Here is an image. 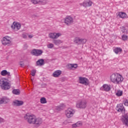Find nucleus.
Here are the masks:
<instances>
[{"instance_id": "aec40b11", "label": "nucleus", "mask_w": 128, "mask_h": 128, "mask_svg": "<svg viewBox=\"0 0 128 128\" xmlns=\"http://www.w3.org/2000/svg\"><path fill=\"white\" fill-rule=\"evenodd\" d=\"M1 76H10V72H8L6 70H3L0 72Z\"/></svg>"}, {"instance_id": "7c9ffc66", "label": "nucleus", "mask_w": 128, "mask_h": 128, "mask_svg": "<svg viewBox=\"0 0 128 128\" xmlns=\"http://www.w3.org/2000/svg\"><path fill=\"white\" fill-rule=\"evenodd\" d=\"M116 94L118 96H122V91L119 90L117 92H116Z\"/></svg>"}, {"instance_id": "c85d7f7f", "label": "nucleus", "mask_w": 128, "mask_h": 128, "mask_svg": "<svg viewBox=\"0 0 128 128\" xmlns=\"http://www.w3.org/2000/svg\"><path fill=\"white\" fill-rule=\"evenodd\" d=\"M48 48H54V44L52 43H49L47 44Z\"/></svg>"}, {"instance_id": "39448f33", "label": "nucleus", "mask_w": 128, "mask_h": 128, "mask_svg": "<svg viewBox=\"0 0 128 128\" xmlns=\"http://www.w3.org/2000/svg\"><path fill=\"white\" fill-rule=\"evenodd\" d=\"M63 22L66 26H72V24H74V18L70 16H68L66 18H64L63 20Z\"/></svg>"}, {"instance_id": "f257e3e1", "label": "nucleus", "mask_w": 128, "mask_h": 128, "mask_svg": "<svg viewBox=\"0 0 128 128\" xmlns=\"http://www.w3.org/2000/svg\"><path fill=\"white\" fill-rule=\"evenodd\" d=\"M24 118L29 124H34L38 128L42 124V118L36 117V116L34 114L26 113L24 115Z\"/></svg>"}, {"instance_id": "2f4dec72", "label": "nucleus", "mask_w": 128, "mask_h": 128, "mask_svg": "<svg viewBox=\"0 0 128 128\" xmlns=\"http://www.w3.org/2000/svg\"><path fill=\"white\" fill-rule=\"evenodd\" d=\"M41 104H46V100L44 98H40Z\"/></svg>"}, {"instance_id": "4be33fe9", "label": "nucleus", "mask_w": 128, "mask_h": 128, "mask_svg": "<svg viewBox=\"0 0 128 128\" xmlns=\"http://www.w3.org/2000/svg\"><path fill=\"white\" fill-rule=\"evenodd\" d=\"M114 52L116 54H120L122 52V50L120 48L117 47L114 49Z\"/></svg>"}, {"instance_id": "6ab92c4d", "label": "nucleus", "mask_w": 128, "mask_h": 128, "mask_svg": "<svg viewBox=\"0 0 128 128\" xmlns=\"http://www.w3.org/2000/svg\"><path fill=\"white\" fill-rule=\"evenodd\" d=\"M60 74H62V71L57 70L53 73L52 76L54 78H58Z\"/></svg>"}, {"instance_id": "79ce46f5", "label": "nucleus", "mask_w": 128, "mask_h": 128, "mask_svg": "<svg viewBox=\"0 0 128 128\" xmlns=\"http://www.w3.org/2000/svg\"><path fill=\"white\" fill-rule=\"evenodd\" d=\"M79 80H80L79 82L80 83V77H79Z\"/></svg>"}, {"instance_id": "72a5a7b5", "label": "nucleus", "mask_w": 128, "mask_h": 128, "mask_svg": "<svg viewBox=\"0 0 128 128\" xmlns=\"http://www.w3.org/2000/svg\"><path fill=\"white\" fill-rule=\"evenodd\" d=\"M122 40H128V36L126 35H122Z\"/></svg>"}, {"instance_id": "58836bf2", "label": "nucleus", "mask_w": 128, "mask_h": 128, "mask_svg": "<svg viewBox=\"0 0 128 128\" xmlns=\"http://www.w3.org/2000/svg\"><path fill=\"white\" fill-rule=\"evenodd\" d=\"M3 102H2V98H0V104H2Z\"/></svg>"}, {"instance_id": "4468645a", "label": "nucleus", "mask_w": 128, "mask_h": 128, "mask_svg": "<svg viewBox=\"0 0 128 128\" xmlns=\"http://www.w3.org/2000/svg\"><path fill=\"white\" fill-rule=\"evenodd\" d=\"M24 104V102L18 100H14L13 102V105L16 106H20Z\"/></svg>"}, {"instance_id": "ea45409f", "label": "nucleus", "mask_w": 128, "mask_h": 128, "mask_svg": "<svg viewBox=\"0 0 128 128\" xmlns=\"http://www.w3.org/2000/svg\"><path fill=\"white\" fill-rule=\"evenodd\" d=\"M122 29L123 30H122V32H126V28H123Z\"/></svg>"}, {"instance_id": "e433bc0d", "label": "nucleus", "mask_w": 128, "mask_h": 128, "mask_svg": "<svg viewBox=\"0 0 128 128\" xmlns=\"http://www.w3.org/2000/svg\"><path fill=\"white\" fill-rule=\"evenodd\" d=\"M124 106H128V100H124Z\"/></svg>"}, {"instance_id": "cd10ccee", "label": "nucleus", "mask_w": 128, "mask_h": 128, "mask_svg": "<svg viewBox=\"0 0 128 128\" xmlns=\"http://www.w3.org/2000/svg\"><path fill=\"white\" fill-rule=\"evenodd\" d=\"M86 108V101L81 102V108Z\"/></svg>"}, {"instance_id": "1a4fd4ad", "label": "nucleus", "mask_w": 128, "mask_h": 128, "mask_svg": "<svg viewBox=\"0 0 128 128\" xmlns=\"http://www.w3.org/2000/svg\"><path fill=\"white\" fill-rule=\"evenodd\" d=\"M11 28L14 32H18L22 28V24L20 23L14 22L12 23Z\"/></svg>"}, {"instance_id": "f3484780", "label": "nucleus", "mask_w": 128, "mask_h": 128, "mask_svg": "<svg viewBox=\"0 0 128 128\" xmlns=\"http://www.w3.org/2000/svg\"><path fill=\"white\" fill-rule=\"evenodd\" d=\"M68 70H76L78 68V64H68L67 65Z\"/></svg>"}, {"instance_id": "c756f323", "label": "nucleus", "mask_w": 128, "mask_h": 128, "mask_svg": "<svg viewBox=\"0 0 128 128\" xmlns=\"http://www.w3.org/2000/svg\"><path fill=\"white\" fill-rule=\"evenodd\" d=\"M12 93L14 94H20V91L19 90H12Z\"/></svg>"}, {"instance_id": "dca6fc26", "label": "nucleus", "mask_w": 128, "mask_h": 128, "mask_svg": "<svg viewBox=\"0 0 128 128\" xmlns=\"http://www.w3.org/2000/svg\"><path fill=\"white\" fill-rule=\"evenodd\" d=\"M124 107L122 104H118L117 105L116 107V110H117L119 112H122V110H124Z\"/></svg>"}, {"instance_id": "bb28decb", "label": "nucleus", "mask_w": 128, "mask_h": 128, "mask_svg": "<svg viewBox=\"0 0 128 128\" xmlns=\"http://www.w3.org/2000/svg\"><path fill=\"white\" fill-rule=\"evenodd\" d=\"M80 126V122H78L74 124H72V128H76Z\"/></svg>"}, {"instance_id": "423d86ee", "label": "nucleus", "mask_w": 128, "mask_h": 128, "mask_svg": "<svg viewBox=\"0 0 128 128\" xmlns=\"http://www.w3.org/2000/svg\"><path fill=\"white\" fill-rule=\"evenodd\" d=\"M64 114L67 118H70L74 114V110L72 108H68L65 110Z\"/></svg>"}, {"instance_id": "412c9836", "label": "nucleus", "mask_w": 128, "mask_h": 128, "mask_svg": "<svg viewBox=\"0 0 128 128\" xmlns=\"http://www.w3.org/2000/svg\"><path fill=\"white\" fill-rule=\"evenodd\" d=\"M118 16H120V18H126L128 16L126 14L122 12H119Z\"/></svg>"}, {"instance_id": "ddd939ff", "label": "nucleus", "mask_w": 128, "mask_h": 128, "mask_svg": "<svg viewBox=\"0 0 128 128\" xmlns=\"http://www.w3.org/2000/svg\"><path fill=\"white\" fill-rule=\"evenodd\" d=\"M88 79L86 78H80V84H84V86H88L89 84Z\"/></svg>"}, {"instance_id": "9b49d317", "label": "nucleus", "mask_w": 128, "mask_h": 128, "mask_svg": "<svg viewBox=\"0 0 128 128\" xmlns=\"http://www.w3.org/2000/svg\"><path fill=\"white\" fill-rule=\"evenodd\" d=\"M122 120L124 124H125L126 126H128V113L122 116Z\"/></svg>"}, {"instance_id": "393cba45", "label": "nucleus", "mask_w": 128, "mask_h": 128, "mask_svg": "<svg viewBox=\"0 0 128 128\" xmlns=\"http://www.w3.org/2000/svg\"><path fill=\"white\" fill-rule=\"evenodd\" d=\"M44 62V61L42 59H40L36 62L37 66H42Z\"/></svg>"}, {"instance_id": "b1692460", "label": "nucleus", "mask_w": 128, "mask_h": 128, "mask_svg": "<svg viewBox=\"0 0 128 128\" xmlns=\"http://www.w3.org/2000/svg\"><path fill=\"white\" fill-rule=\"evenodd\" d=\"M74 42L76 44H80V37H76L74 38Z\"/></svg>"}, {"instance_id": "a211bd4d", "label": "nucleus", "mask_w": 128, "mask_h": 128, "mask_svg": "<svg viewBox=\"0 0 128 128\" xmlns=\"http://www.w3.org/2000/svg\"><path fill=\"white\" fill-rule=\"evenodd\" d=\"M65 106H64V104H60L59 106H56L55 110H57L58 112L60 110H64V108Z\"/></svg>"}, {"instance_id": "7ed1b4c3", "label": "nucleus", "mask_w": 128, "mask_h": 128, "mask_svg": "<svg viewBox=\"0 0 128 128\" xmlns=\"http://www.w3.org/2000/svg\"><path fill=\"white\" fill-rule=\"evenodd\" d=\"M0 87L4 90H8L10 88V84L6 80V79L2 78L0 80Z\"/></svg>"}, {"instance_id": "20e7f679", "label": "nucleus", "mask_w": 128, "mask_h": 128, "mask_svg": "<svg viewBox=\"0 0 128 128\" xmlns=\"http://www.w3.org/2000/svg\"><path fill=\"white\" fill-rule=\"evenodd\" d=\"M2 44L3 46H10L12 44V38L9 36H4L1 40Z\"/></svg>"}, {"instance_id": "37998d69", "label": "nucleus", "mask_w": 128, "mask_h": 128, "mask_svg": "<svg viewBox=\"0 0 128 128\" xmlns=\"http://www.w3.org/2000/svg\"><path fill=\"white\" fill-rule=\"evenodd\" d=\"M31 80H32V78H31Z\"/></svg>"}, {"instance_id": "2eb2a0df", "label": "nucleus", "mask_w": 128, "mask_h": 128, "mask_svg": "<svg viewBox=\"0 0 128 128\" xmlns=\"http://www.w3.org/2000/svg\"><path fill=\"white\" fill-rule=\"evenodd\" d=\"M92 2L90 0L84 2L82 4V6H83L84 8H86L88 6H92Z\"/></svg>"}, {"instance_id": "a19ab883", "label": "nucleus", "mask_w": 128, "mask_h": 128, "mask_svg": "<svg viewBox=\"0 0 128 128\" xmlns=\"http://www.w3.org/2000/svg\"><path fill=\"white\" fill-rule=\"evenodd\" d=\"M33 36L32 35H28V38H33Z\"/></svg>"}, {"instance_id": "9d476101", "label": "nucleus", "mask_w": 128, "mask_h": 128, "mask_svg": "<svg viewBox=\"0 0 128 128\" xmlns=\"http://www.w3.org/2000/svg\"><path fill=\"white\" fill-rule=\"evenodd\" d=\"M42 52H44L42 50L34 49L31 52V54L35 56H42Z\"/></svg>"}, {"instance_id": "f704fd0d", "label": "nucleus", "mask_w": 128, "mask_h": 128, "mask_svg": "<svg viewBox=\"0 0 128 128\" xmlns=\"http://www.w3.org/2000/svg\"><path fill=\"white\" fill-rule=\"evenodd\" d=\"M36 70H32L31 71V75L32 76H36Z\"/></svg>"}, {"instance_id": "f8f14e48", "label": "nucleus", "mask_w": 128, "mask_h": 128, "mask_svg": "<svg viewBox=\"0 0 128 128\" xmlns=\"http://www.w3.org/2000/svg\"><path fill=\"white\" fill-rule=\"evenodd\" d=\"M100 90H104V92H110V86L104 84L101 88H100Z\"/></svg>"}, {"instance_id": "5701e85b", "label": "nucleus", "mask_w": 128, "mask_h": 128, "mask_svg": "<svg viewBox=\"0 0 128 128\" xmlns=\"http://www.w3.org/2000/svg\"><path fill=\"white\" fill-rule=\"evenodd\" d=\"M53 42L56 46H60L62 44V42L60 40H53Z\"/></svg>"}, {"instance_id": "4c0bfd02", "label": "nucleus", "mask_w": 128, "mask_h": 128, "mask_svg": "<svg viewBox=\"0 0 128 128\" xmlns=\"http://www.w3.org/2000/svg\"><path fill=\"white\" fill-rule=\"evenodd\" d=\"M4 122V119L0 117V123Z\"/></svg>"}, {"instance_id": "6e6552de", "label": "nucleus", "mask_w": 128, "mask_h": 128, "mask_svg": "<svg viewBox=\"0 0 128 128\" xmlns=\"http://www.w3.org/2000/svg\"><path fill=\"white\" fill-rule=\"evenodd\" d=\"M30 2L33 4H41L42 6H46L48 2V0H30Z\"/></svg>"}, {"instance_id": "c9c22d12", "label": "nucleus", "mask_w": 128, "mask_h": 128, "mask_svg": "<svg viewBox=\"0 0 128 128\" xmlns=\"http://www.w3.org/2000/svg\"><path fill=\"white\" fill-rule=\"evenodd\" d=\"M86 39H81V44H86Z\"/></svg>"}, {"instance_id": "f03ea898", "label": "nucleus", "mask_w": 128, "mask_h": 128, "mask_svg": "<svg viewBox=\"0 0 128 128\" xmlns=\"http://www.w3.org/2000/svg\"><path fill=\"white\" fill-rule=\"evenodd\" d=\"M110 82L116 84H122L124 81V77L118 73L112 74L110 76Z\"/></svg>"}, {"instance_id": "0eeeda50", "label": "nucleus", "mask_w": 128, "mask_h": 128, "mask_svg": "<svg viewBox=\"0 0 128 128\" xmlns=\"http://www.w3.org/2000/svg\"><path fill=\"white\" fill-rule=\"evenodd\" d=\"M62 36V34L61 32H50L48 34V36L50 38H51V40H56L57 38H58L60 36Z\"/></svg>"}, {"instance_id": "473e14b6", "label": "nucleus", "mask_w": 128, "mask_h": 128, "mask_svg": "<svg viewBox=\"0 0 128 128\" xmlns=\"http://www.w3.org/2000/svg\"><path fill=\"white\" fill-rule=\"evenodd\" d=\"M76 106L78 108H80V101L78 100L76 102Z\"/></svg>"}, {"instance_id": "a878e982", "label": "nucleus", "mask_w": 128, "mask_h": 128, "mask_svg": "<svg viewBox=\"0 0 128 128\" xmlns=\"http://www.w3.org/2000/svg\"><path fill=\"white\" fill-rule=\"evenodd\" d=\"M3 104H8L10 102V99L7 97H3L2 98Z\"/></svg>"}]
</instances>
